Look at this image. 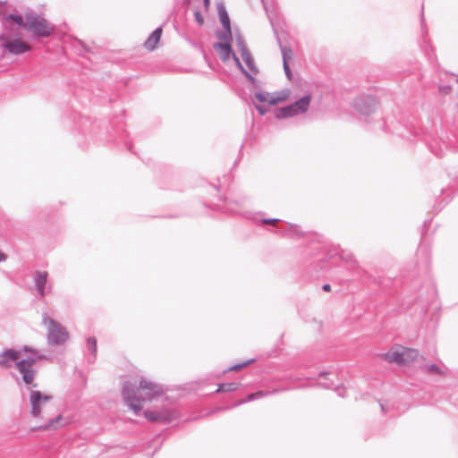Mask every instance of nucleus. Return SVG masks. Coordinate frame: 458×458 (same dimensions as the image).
I'll list each match as a JSON object with an SVG mask.
<instances>
[{
    "mask_svg": "<svg viewBox=\"0 0 458 458\" xmlns=\"http://www.w3.org/2000/svg\"><path fill=\"white\" fill-rule=\"evenodd\" d=\"M24 352L30 353L26 359H21V351L15 349H6L0 352V368L10 369L14 365L18 375L13 374L19 386L30 387L33 386L37 371L33 368L34 364L40 360H47L45 354L40 353L38 350L28 346L23 347Z\"/></svg>",
    "mask_w": 458,
    "mask_h": 458,
    "instance_id": "f257e3e1",
    "label": "nucleus"
},
{
    "mask_svg": "<svg viewBox=\"0 0 458 458\" xmlns=\"http://www.w3.org/2000/svg\"><path fill=\"white\" fill-rule=\"evenodd\" d=\"M0 21L6 26L14 23L16 27L31 32L35 38H47L54 31V26L42 16L30 12L23 18L21 14L13 13V7L6 3H0Z\"/></svg>",
    "mask_w": 458,
    "mask_h": 458,
    "instance_id": "f03ea898",
    "label": "nucleus"
},
{
    "mask_svg": "<svg viewBox=\"0 0 458 458\" xmlns=\"http://www.w3.org/2000/svg\"><path fill=\"white\" fill-rule=\"evenodd\" d=\"M164 393L165 389L161 385L147 378H141L138 387L125 382L122 389L124 402L136 415H139L142 409V402H151Z\"/></svg>",
    "mask_w": 458,
    "mask_h": 458,
    "instance_id": "7ed1b4c3",
    "label": "nucleus"
},
{
    "mask_svg": "<svg viewBox=\"0 0 458 458\" xmlns=\"http://www.w3.org/2000/svg\"><path fill=\"white\" fill-rule=\"evenodd\" d=\"M2 23L4 30L0 34V48L3 50V55H19L30 51L31 47L21 37L20 28L14 23H10L8 26L4 22Z\"/></svg>",
    "mask_w": 458,
    "mask_h": 458,
    "instance_id": "20e7f679",
    "label": "nucleus"
},
{
    "mask_svg": "<svg viewBox=\"0 0 458 458\" xmlns=\"http://www.w3.org/2000/svg\"><path fill=\"white\" fill-rule=\"evenodd\" d=\"M38 385L33 381V386L30 387L25 386L29 391V401L30 404V415L34 418L47 419L48 410L52 408V396L35 390Z\"/></svg>",
    "mask_w": 458,
    "mask_h": 458,
    "instance_id": "39448f33",
    "label": "nucleus"
},
{
    "mask_svg": "<svg viewBox=\"0 0 458 458\" xmlns=\"http://www.w3.org/2000/svg\"><path fill=\"white\" fill-rule=\"evenodd\" d=\"M42 323L47 329V343L50 345H61L69 338L66 327L51 318L47 313L42 315Z\"/></svg>",
    "mask_w": 458,
    "mask_h": 458,
    "instance_id": "423d86ee",
    "label": "nucleus"
},
{
    "mask_svg": "<svg viewBox=\"0 0 458 458\" xmlns=\"http://www.w3.org/2000/svg\"><path fill=\"white\" fill-rule=\"evenodd\" d=\"M310 95H305L294 103L276 109V117L278 119H284L305 114L310 107Z\"/></svg>",
    "mask_w": 458,
    "mask_h": 458,
    "instance_id": "0eeeda50",
    "label": "nucleus"
},
{
    "mask_svg": "<svg viewBox=\"0 0 458 458\" xmlns=\"http://www.w3.org/2000/svg\"><path fill=\"white\" fill-rule=\"evenodd\" d=\"M419 355V352L415 349L398 346L391 349L386 354V360L398 364H407L414 360Z\"/></svg>",
    "mask_w": 458,
    "mask_h": 458,
    "instance_id": "6e6552de",
    "label": "nucleus"
},
{
    "mask_svg": "<svg viewBox=\"0 0 458 458\" xmlns=\"http://www.w3.org/2000/svg\"><path fill=\"white\" fill-rule=\"evenodd\" d=\"M230 41L231 40L216 43V44H214V48L218 52V55L221 58V60L224 62L228 61L230 59V57L232 56L233 58V61H234L236 66L244 73V75L250 81L253 82L255 79H253L252 76L244 70V67L242 66L240 59L233 53V51L231 47V45H230Z\"/></svg>",
    "mask_w": 458,
    "mask_h": 458,
    "instance_id": "1a4fd4ad",
    "label": "nucleus"
},
{
    "mask_svg": "<svg viewBox=\"0 0 458 458\" xmlns=\"http://www.w3.org/2000/svg\"><path fill=\"white\" fill-rule=\"evenodd\" d=\"M236 45H237L238 50L241 54V56L242 58V61L244 62V64L248 69V70H246L244 68V70L247 72H249L251 76L256 75L259 72L258 68L255 65L254 60H253L250 53L249 52L244 40L241 37L237 38ZM252 78L254 79V77H252Z\"/></svg>",
    "mask_w": 458,
    "mask_h": 458,
    "instance_id": "9d476101",
    "label": "nucleus"
},
{
    "mask_svg": "<svg viewBox=\"0 0 458 458\" xmlns=\"http://www.w3.org/2000/svg\"><path fill=\"white\" fill-rule=\"evenodd\" d=\"M255 98L259 102H267L269 105H276L277 103L284 102L290 97V90L284 89L278 92H256Z\"/></svg>",
    "mask_w": 458,
    "mask_h": 458,
    "instance_id": "9b49d317",
    "label": "nucleus"
},
{
    "mask_svg": "<svg viewBox=\"0 0 458 458\" xmlns=\"http://www.w3.org/2000/svg\"><path fill=\"white\" fill-rule=\"evenodd\" d=\"M217 12L220 22L224 28V31L217 32V38L222 41H228L232 39V32L230 28V19L227 11L223 4L217 5Z\"/></svg>",
    "mask_w": 458,
    "mask_h": 458,
    "instance_id": "f8f14e48",
    "label": "nucleus"
},
{
    "mask_svg": "<svg viewBox=\"0 0 458 458\" xmlns=\"http://www.w3.org/2000/svg\"><path fill=\"white\" fill-rule=\"evenodd\" d=\"M144 416L148 420L170 422L177 418V412L173 409H163L160 411H145Z\"/></svg>",
    "mask_w": 458,
    "mask_h": 458,
    "instance_id": "ddd939ff",
    "label": "nucleus"
},
{
    "mask_svg": "<svg viewBox=\"0 0 458 458\" xmlns=\"http://www.w3.org/2000/svg\"><path fill=\"white\" fill-rule=\"evenodd\" d=\"M377 101L370 96H360L354 100V108L363 115L369 114L374 112Z\"/></svg>",
    "mask_w": 458,
    "mask_h": 458,
    "instance_id": "4468645a",
    "label": "nucleus"
},
{
    "mask_svg": "<svg viewBox=\"0 0 458 458\" xmlns=\"http://www.w3.org/2000/svg\"><path fill=\"white\" fill-rule=\"evenodd\" d=\"M48 274L47 271H36L34 274V284L38 294L44 298L47 293H51L52 286L47 285Z\"/></svg>",
    "mask_w": 458,
    "mask_h": 458,
    "instance_id": "2eb2a0df",
    "label": "nucleus"
},
{
    "mask_svg": "<svg viewBox=\"0 0 458 458\" xmlns=\"http://www.w3.org/2000/svg\"><path fill=\"white\" fill-rule=\"evenodd\" d=\"M43 421L45 422L43 425L40 426L41 429L47 430V429H58L62 427H64L72 422V419L70 417H65L62 414H58L57 416L54 418H50L49 414H47V419H44Z\"/></svg>",
    "mask_w": 458,
    "mask_h": 458,
    "instance_id": "dca6fc26",
    "label": "nucleus"
},
{
    "mask_svg": "<svg viewBox=\"0 0 458 458\" xmlns=\"http://www.w3.org/2000/svg\"><path fill=\"white\" fill-rule=\"evenodd\" d=\"M161 34L162 29L160 27L157 28L145 41V47L148 50H154L156 48L157 44L160 40Z\"/></svg>",
    "mask_w": 458,
    "mask_h": 458,
    "instance_id": "f3484780",
    "label": "nucleus"
},
{
    "mask_svg": "<svg viewBox=\"0 0 458 458\" xmlns=\"http://www.w3.org/2000/svg\"><path fill=\"white\" fill-rule=\"evenodd\" d=\"M281 233L284 236L290 237H299L302 235L301 228L293 224H288L286 228L281 230Z\"/></svg>",
    "mask_w": 458,
    "mask_h": 458,
    "instance_id": "a211bd4d",
    "label": "nucleus"
},
{
    "mask_svg": "<svg viewBox=\"0 0 458 458\" xmlns=\"http://www.w3.org/2000/svg\"><path fill=\"white\" fill-rule=\"evenodd\" d=\"M276 392H277V390H274L273 392L258 391L256 393L248 394L247 398L245 400L240 401L238 403V404H242V403H244L246 402H251V401H254V400H257V399H259V398H263L265 396H267L270 394H275Z\"/></svg>",
    "mask_w": 458,
    "mask_h": 458,
    "instance_id": "6ab92c4d",
    "label": "nucleus"
},
{
    "mask_svg": "<svg viewBox=\"0 0 458 458\" xmlns=\"http://www.w3.org/2000/svg\"><path fill=\"white\" fill-rule=\"evenodd\" d=\"M238 386H239V384L234 383V382L220 384L218 386L216 392H232V391L236 390L238 388Z\"/></svg>",
    "mask_w": 458,
    "mask_h": 458,
    "instance_id": "aec40b11",
    "label": "nucleus"
},
{
    "mask_svg": "<svg viewBox=\"0 0 458 458\" xmlns=\"http://www.w3.org/2000/svg\"><path fill=\"white\" fill-rule=\"evenodd\" d=\"M281 53L283 56V63H288L293 58V51L290 47L285 46H280Z\"/></svg>",
    "mask_w": 458,
    "mask_h": 458,
    "instance_id": "412c9836",
    "label": "nucleus"
},
{
    "mask_svg": "<svg viewBox=\"0 0 458 458\" xmlns=\"http://www.w3.org/2000/svg\"><path fill=\"white\" fill-rule=\"evenodd\" d=\"M88 351L95 357L97 354V339L95 337H89L87 339Z\"/></svg>",
    "mask_w": 458,
    "mask_h": 458,
    "instance_id": "4be33fe9",
    "label": "nucleus"
},
{
    "mask_svg": "<svg viewBox=\"0 0 458 458\" xmlns=\"http://www.w3.org/2000/svg\"><path fill=\"white\" fill-rule=\"evenodd\" d=\"M428 370L429 372H432V373H437V374H440L442 373L439 367L436 364H431L428 368Z\"/></svg>",
    "mask_w": 458,
    "mask_h": 458,
    "instance_id": "5701e85b",
    "label": "nucleus"
},
{
    "mask_svg": "<svg viewBox=\"0 0 458 458\" xmlns=\"http://www.w3.org/2000/svg\"><path fill=\"white\" fill-rule=\"evenodd\" d=\"M194 16H195V19H196L197 22L199 25H202L204 23V19H203L201 13L199 11H196L194 13Z\"/></svg>",
    "mask_w": 458,
    "mask_h": 458,
    "instance_id": "b1692460",
    "label": "nucleus"
},
{
    "mask_svg": "<svg viewBox=\"0 0 458 458\" xmlns=\"http://www.w3.org/2000/svg\"><path fill=\"white\" fill-rule=\"evenodd\" d=\"M284 64V72H285V75L286 77L291 80V77H292V72H291V70H290V67L288 65V63H283Z\"/></svg>",
    "mask_w": 458,
    "mask_h": 458,
    "instance_id": "393cba45",
    "label": "nucleus"
},
{
    "mask_svg": "<svg viewBox=\"0 0 458 458\" xmlns=\"http://www.w3.org/2000/svg\"><path fill=\"white\" fill-rule=\"evenodd\" d=\"M251 360H249L247 362H244L242 364H237V365H234V366H232L229 370H238L245 366H247Z\"/></svg>",
    "mask_w": 458,
    "mask_h": 458,
    "instance_id": "a878e982",
    "label": "nucleus"
},
{
    "mask_svg": "<svg viewBox=\"0 0 458 458\" xmlns=\"http://www.w3.org/2000/svg\"><path fill=\"white\" fill-rule=\"evenodd\" d=\"M335 391H336V393H337V394H338L339 396H341V397H344V395H345V389H344V388H343V387H338V388H336V390H335Z\"/></svg>",
    "mask_w": 458,
    "mask_h": 458,
    "instance_id": "bb28decb",
    "label": "nucleus"
},
{
    "mask_svg": "<svg viewBox=\"0 0 458 458\" xmlns=\"http://www.w3.org/2000/svg\"><path fill=\"white\" fill-rule=\"evenodd\" d=\"M279 221V219H276V218H272V219H264L263 220V223L264 224H271V225H275L276 223H277Z\"/></svg>",
    "mask_w": 458,
    "mask_h": 458,
    "instance_id": "cd10ccee",
    "label": "nucleus"
},
{
    "mask_svg": "<svg viewBox=\"0 0 458 458\" xmlns=\"http://www.w3.org/2000/svg\"><path fill=\"white\" fill-rule=\"evenodd\" d=\"M255 106H256V109L259 111V113L261 115L265 114V113L267 112V109H266V108H264V107H263V106H261L256 105Z\"/></svg>",
    "mask_w": 458,
    "mask_h": 458,
    "instance_id": "c85d7f7f",
    "label": "nucleus"
},
{
    "mask_svg": "<svg viewBox=\"0 0 458 458\" xmlns=\"http://www.w3.org/2000/svg\"><path fill=\"white\" fill-rule=\"evenodd\" d=\"M322 288H323L324 291L328 292L330 290V285L329 284H324Z\"/></svg>",
    "mask_w": 458,
    "mask_h": 458,
    "instance_id": "c756f323",
    "label": "nucleus"
},
{
    "mask_svg": "<svg viewBox=\"0 0 458 458\" xmlns=\"http://www.w3.org/2000/svg\"><path fill=\"white\" fill-rule=\"evenodd\" d=\"M443 91H444L445 93H447V92H449V91H450V88H449V87H447V88H444V89H443Z\"/></svg>",
    "mask_w": 458,
    "mask_h": 458,
    "instance_id": "7c9ffc66",
    "label": "nucleus"
},
{
    "mask_svg": "<svg viewBox=\"0 0 458 458\" xmlns=\"http://www.w3.org/2000/svg\"><path fill=\"white\" fill-rule=\"evenodd\" d=\"M322 386L327 388L330 387V385L327 383H322Z\"/></svg>",
    "mask_w": 458,
    "mask_h": 458,
    "instance_id": "2f4dec72",
    "label": "nucleus"
},
{
    "mask_svg": "<svg viewBox=\"0 0 458 458\" xmlns=\"http://www.w3.org/2000/svg\"><path fill=\"white\" fill-rule=\"evenodd\" d=\"M4 259H5L4 255V254H0V261L4 260Z\"/></svg>",
    "mask_w": 458,
    "mask_h": 458,
    "instance_id": "473e14b6",
    "label": "nucleus"
},
{
    "mask_svg": "<svg viewBox=\"0 0 458 458\" xmlns=\"http://www.w3.org/2000/svg\"><path fill=\"white\" fill-rule=\"evenodd\" d=\"M206 2H208V0H205Z\"/></svg>",
    "mask_w": 458,
    "mask_h": 458,
    "instance_id": "72a5a7b5",
    "label": "nucleus"
},
{
    "mask_svg": "<svg viewBox=\"0 0 458 458\" xmlns=\"http://www.w3.org/2000/svg\"><path fill=\"white\" fill-rule=\"evenodd\" d=\"M457 81H458V76H457Z\"/></svg>",
    "mask_w": 458,
    "mask_h": 458,
    "instance_id": "f704fd0d",
    "label": "nucleus"
}]
</instances>
